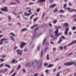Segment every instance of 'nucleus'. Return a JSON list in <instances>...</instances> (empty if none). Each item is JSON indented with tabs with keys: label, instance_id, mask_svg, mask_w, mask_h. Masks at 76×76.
I'll return each mask as SVG.
<instances>
[{
	"label": "nucleus",
	"instance_id": "nucleus-28",
	"mask_svg": "<svg viewBox=\"0 0 76 76\" xmlns=\"http://www.w3.org/2000/svg\"><path fill=\"white\" fill-rule=\"evenodd\" d=\"M1 40L2 41H7V40H8V39H4V38H3L1 39Z\"/></svg>",
	"mask_w": 76,
	"mask_h": 76
},
{
	"label": "nucleus",
	"instance_id": "nucleus-29",
	"mask_svg": "<svg viewBox=\"0 0 76 76\" xmlns=\"http://www.w3.org/2000/svg\"><path fill=\"white\" fill-rule=\"evenodd\" d=\"M41 64H39L38 66V69H39L41 67Z\"/></svg>",
	"mask_w": 76,
	"mask_h": 76
},
{
	"label": "nucleus",
	"instance_id": "nucleus-35",
	"mask_svg": "<svg viewBox=\"0 0 76 76\" xmlns=\"http://www.w3.org/2000/svg\"><path fill=\"white\" fill-rule=\"evenodd\" d=\"M31 9V8H30L29 7H27L25 8V10H29V9Z\"/></svg>",
	"mask_w": 76,
	"mask_h": 76
},
{
	"label": "nucleus",
	"instance_id": "nucleus-11",
	"mask_svg": "<svg viewBox=\"0 0 76 76\" xmlns=\"http://www.w3.org/2000/svg\"><path fill=\"white\" fill-rule=\"evenodd\" d=\"M64 26H65V27H66L67 28L68 26H69V24L67 23H65L64 24Z\"/></svg>",
	"mask_w": 76,
	"mask_h": 76
},
{
	"label": "nucleus",
	"instance_id": "nucleus-13",
	"mask_svg": "<svg viewBox=\"0 0 76 76\" xmlns=\"http://www.w3.org/2000/svg\"><path fill=\"white\" fill-rule=\"evenodd\" d=\"M9 34L10 35H11L12 36V37L15 36V34H14V33L13 32L10 33Z\"/></svg>",
	"mask_w": 76,
	"mask_h": 76
},
{
	"label": "nucleus",
	"instance_id": "nucleus-9",
	"mask_svg": "<svg viewBox=\"0 0 76 76\" xmlns=\"http://www.w3.org/2000/svg\"><path fill=\"white\" fill-rule=\"evenodd\" d=\"M1 10L3 11H7V10H8L7 7H4L3 9H1Z\"/></svg>",
	"mask_w": 76,
	"mask_h": 76
},
{
	"label": "nucleus",
	"instance_id": "nucleus-64",
	"mask_svg": "<svg viewBox=\"0 0 76 76\" xmlns=\"http://www.w3.org/2000/svg\"><path fill=\"white\" fill-rule=\"evenodd\" d=\"M16 75V73H15L13 74L11 76H15Z\"/></svg>",
	"mask_w": 76,
	"mask_h": 76
},
{
	"label": "nucleus",
	"instance_id": "nucleus-33",
	"mask_svg": "<svg viewBox=\"0 0 76 76\" xmlns=\"http://www.w3.org/2000/svg\"><path fill=\"white\" fill-rule=\"evenodd\" d=\"M37 26V24H36L34 26H32L31 27V29H33V28H34V27H35V26Z\"/></svg>",
	"mask_w": 76,
	"mask_h": 76
},
{
	"label": "nucleus",
	"instance_id": "nucleus-14",
	"mask_svg": "<svg viewBox=\"0 0 76 76\" xmlns=\"http://www.w3.org/2000/svg\"><path fill=\"white\" fill-rule=\"evenodd\" d=\"M31 14H32V13H30V14H27L26 12H24V14L25 15V16H29L30 15H31Z\"/></svg>",
	"mask_w": 76,
	"mask_h": 76
},
{
	"label": "nucleus",
	"instance_id": "nucleus-24",
	"mask_svg": "<svg viewBox=\"0 0 76 76\" xmlns=\"http://www.w3.org/2000/svg\"><path fill=\"white\" fill-rule=\"evenodd\" d=\"M16 4V3L15 2H12L10 4V5H13Z\"/></svg>",
	"mask_w": 76,
	"mask_h": 76
},
{
	"label": "nucleus",
	"instance_id": "nucleus-58",
	"mask_svg": "<svg viewBox=\"0 0 76 76\" xmlns=\"http://www.w3.org/2000/svg\"><path fill=\"white\" fill-rule=\"evenodd\" d=\"M34 4V3H28V5H32V4Z\"/></svg>",
	"mask_w": 76,
	"mask_h": 76
},
{
	"label": "nucleus",
	"instance_id": "nucleus-18",
	"mask_svg": "<svg viewBox=\"0 0 76 76\" xmlns=\"http://www.w3.org/2000/svg\"><path fill=\"white\" fill-rule=\"evenodd\" d=\"M50 34H53V29H51L50 30Z\"/></svg>",
	"mask_w": 76,
	"mask_h": 76
},
{
	"label": "nucleus",
	"instance_id": "nucleus-53",
	"mask_svg": "<svg viewBox=\"0 0 76 76\" xmlns=\"http://www.w3.org/2000/svg\"><path fill=\"white\" fill-rule=\"evenodd\" d=\"M60 73H61L60 72H58V73H57V75H56V76H60L59 75H60Z\"/></svg>",
	"mask_w": 76,
	"mask_h": 76
},
{
	"label": "nucleus",
	"instance_id": "nucleus-38",
	"mask_svg": "<svg viewBox=\"0 0 76 76\" xmlns=\"http://www.w3.org/2000/svg\"><path fill=\"white\" fill-rule=\"evenodd\" d=\"M15 1H16V2L18 3H19V4H20V1H19V0H15Z\"/></svg>",
	"mask_w": 76,
	"mask_h": 76
},
{
	"label": "nucleus",
	"instance_id": "nucleus-4",
	"mask_svg": "<svg viewBox=\"0 0 76 76\" xmlns=\"http://www.w3.org/2000/svg\"><path fill=\"white\" fill-rule=\"evenodd\" d=\"M26 45V43L22 42L20 45V48H23L25 45Z\"/></svg>",
	"mask_w": 76,
	"mask_h": 76
},
{
	"label": "nucleus",
	"instance_id": "nucleus-5",
	"mask_svg": "<svg viewBox=\"0 0 76 76\" xmlns=\"http://www.w3.org/2000/svg\"><path fill=\"white\" fill-rule=\"evenodd\" d=\"M32 66V63L31 62H28L25 64V66H29L30 67Z\"/></svg>",
	"mask_w": 76,
	"mask_h": 76
},
{
	"label": "nucleus",
	"instance_id": "nucleus-30",
	"mask_svg": "<svg viewBox=\"0 0 76 76\" xmlns=\"http://www.w3.org/2000/svg\"><path fill=\"white\" fill-rule=\"evenodd\" d=\"M46 59L47 60H49L50 58H49V55H47L46 56Z\"/></svg>",
	"mask_w": 76,
	"mask_h": 76
},
{
	"label": "nucleus",
	"instance_id": "nucleus-17",
	"mask_svg": "<svg viewBox=\"0 0 76 76\" xmlns=\"http://www.w3.org/2000/svg\"><path fill=\"white\" fill-rule=\"evenodd\" d=\"M8 71V69L7 68H5L3 72V73H5L6 72H7Z\"/></svg>",
	"mask_w": 76,
	"mask_h": 76
},
{
	"label": "nucleus",
	"instance_id": "nucleus-19",
	"mask_svg": "<svg viewBox=\"0 0 76 76\" xmlns=\"http://www.w3.org/2000/svg\"><path fill=\"white\" fill-rule=\"evenodd\" d=\"M53 66H54L53 64H50L47 67H53Z\"/></svg>",
	"mask_w": 76,
	"mask_h": 76
},
{
	"label": "nucleus",
	"instance_id": "nucleus-7",
	"mask_svg": "<svg viewBox=\"0 0 76 76\" xmlns=\"http://www.w3.org/2000/svg\"><path fill=\"white\" fill-rule=\"evenodd\" d=\"M69 30V28H66V29L65 31V35H67V33H68V31Z\"/></svg>",
	"mask_w": 76,
	"mask_h": 76
},
{
	"label": "nucleus",
	"instance_id": "nucleus-41",
	"mask_svg": "<svg viewBox=\"0 0 76 76\" xmlns=\"http://www.w3.org/2000/svg\"><path fill=\"white\" fill-rule=\"evenodd\" d=\"M58 11L57 10V9L55 8V10L54 11V13H56V12H58Z\"/></svg>",
	"mask_w": 76,
	"mask_h": 76
},
{
	"label": "nucleus",
	"instance_id": "nucleus-2",
	"mask_svg": "<svg viewBox=\"0 0 76 76\" xmlns=\"http://www.w3.org/2000/svg\"><path fill=\"white\" fill-rule=\"evenodd\" d=\"M72 64H73V63L72 62H67L64 63V65L66 66H69L72 65Z\"/></svg>",
	"mask_w": 76,
	"mask_h": 76
},
{
	"label": "nucleus",
	"instance_id": "nucleus-51",
	"mask_svg": "<svg viewBox=\"0 0 76 76\" xmlns=\"http://www.w3.org/2000/svg\"><path fill=\"white\" fill-rule=\"evenodd\" d=\"M72 18H76V15H73L72 17Z\"/></svg>",
	"mask_w": 76,
	"mask_h": 76
},
{
	"label": "nucleus",
	"instance_id": "nucleus-32",
	"mask_svg": "<svg viewBox=\"0 0 76 76\" xmlns=\"http://www.w3.org/2000/svg\"><path fill=\"white\" fill-rule=\"evenodd\" d=\"M23 73H25V72H26V70L25 69L23 68Z\"/></svg>",
	"mask_w": 76,
	"mask_h": 76
},
{
	"label": "nucleus",
	"instance_id": "nucleus-37",
	"mask_svg": "<svg viewBox=\"0 0 76 76\" xmlns=\"http://www.w3.org/2000/svg\"><path fill=\"white\" fill-rule=\"evenodd\" d=\"M45 1H46V0H39V1L40 2Z\"/></svg>",
	"mask_w": 76,
	"mask_h": 76
},
{
	"label": "nucleus",
	"instance_id": "nucleus-63",
	"mask_svg": "<svg viewBox=\"0 0 76 76\" xmlns=\"http://www.w3.org/2000/svg\"><path fill=\"white\" fill-rule=\"evenodd\" d=\"M69 6H72V3H71L70 2H69Z\"/></svg>",
	"mask_w": 76,
	"mask_h": 76
},
{
	"label": "nucleus",
	"instance_id": "nucleus-26",
	"mask_svg": "<svg viewBox=\"0 0 76 76\" xmlns=\"http://www.w3.org/2000/svg\"><path fill=\"white\" fill-rule=\"evenodd\" d=\"M40 47H41V45H39L37 48V50H40Z\"/></svg>",
	"mask_w": 76,
	"mask_h": 76
},
{
	"label": "nucleus",
	"instance_id": "nucleus-15",
	"mask_svg": "<svg viewBox=\"0 0 76 76\" xmlns=\"http://www.w3.org/2000/svg\"><path fill=\"white\" fill-rule=\"evenodd\" d=\"M75 41H73L71 43L69 44L68 45H67V46L69 47V46H70L72 45V44H75Z\"/></svg>",
	"mask_w": 76,
	"mask_h": 76
},
{
	"label": "nucleus",
	"instance_id": "nucleus-27",
	"mask_svg": "<svg viewBox=\"0 0 76 76\" xmlns=\"http://www.w3.org/2000/svg\"><path fill=\"white\" fill-rule=\"evenodd\" d=\"M8 20H11V16L9 15L8 16Z\"/></svg>",
	"mask_w": 76,
	"mask_h": 76
},
{
	"label": "nucleus",
	"instance_id": "nucleus-36",
	"mask_svg": "<svg viewBox=\"0 0 76 76\" xmlns=\"http://www.w3.org/2000/svg\"><path fill=\"white\" fill-rule=\"evenodd\" d=\"M3 42V41L1 40L0 41V45H2Z\"/></svg>",
	"mask_w": 76,
	"mask_h": 76
},
{
	"label": "nucleus",
	"instance_id": "nucleus-57",
	"mask_svg": "<svg viewBox=\"0 0 76 76\" xmlns=\"http://www.w3.org/2000/svg\"><path fill=\"white\" fill-rule=\"evenodd\" d=\"M15 61V59L13 60L12 61V63H13Z\"/></svg>",
	"mask_w": 76,
	"mask_h": 76
},
{
	"label": "nucleus",
	"instance_id": "nucleus-1",
	"mask_svg": "<svg viewBox=\"0 0 76 76\" xmlns=\"http://www.w3.org/2000/svg\"><path fill=\"white\" fill-rule=\"evenodd\" d=\"M23 50L20 51V50L18 49L16 50V52L17 53V54L18 55L21 56H22V52Z\"/></svg>",
	"mask_w": 76,
	"mask_h": 76
},
{
	"label": "nucleus",
	"instance_id": "nucleus-34",
	"mask_svg": "<svg viewBox=\"0 0 76 76\" xmlns=\"http://www.w3.org/2000/svg\"><path fill=\"white\" fill-rule=\"evenodd\" d=\"M66 7H67V4H65L64 5V8L65 9L66 8Z\"/></svg>",
	"mask_w": 76,
	"mask_h": 76
},
{
	"label": "nucleus",
	"instance_id": "nucleus-25",
	"mask_svg": "<svg viewBox=\"0 0 76 76\" xmlns=\"http://www.w3.org/2000/svg\"><path fill=\"white\" fill-rule=\"evenodd\" d=\"M62 39H61V38H60L59 39V40L58 41V44H60V43L61 42H62Z\"/></svg>",
	"mask_w": 76,
	"mask_h": 76
},
{
	"label": "nucleus",
	"instance_id": "nucleus-47",
	"mask_svg": "<svg viewBox=\"0 0 76 76\" xmlns=\"http://www.w3.org/2000/svg\"><path fill=\"white\" fill-rule=\"evenodd\" d=\"M64 48L65 50H67V46H64Z\"/></svg>",
	"mask_w": 76,
	"mask_h": 76
},
{
	"label": "nucleus",
	"instance_id": "nucleus-43",
	"mask_svg": "<svg viewBox=\"0 0 76 76\" xmlns=\"http://www.w3.org/2000/svg\"><path fill=\"white\" fill-rule=\"evenodd\" d=\"M0 61H1V62H3V61H4V59L2 58V59H0Z\"/></svg>",
	"mask_w": 76,
	"mask_h": 76
},
{
	"label": "nucleus",
	"instance_id": "nucleus-31",
	"mask_svg": "<svg viewBox=\"0 0 76 76\" xmlns=\"http://www.w3.org/2000/svg\"><path fill=\"white\" fill-rule=\"evenodd\" d=\"M71 63H72V64H74V66H76V62H71Z\"/></svg>",
	"mask_w": 76,
	"mask_h": 76
},
{
	"label": "nucleus",
	"instance_id": "nucleus-52",
	"mask_svg": "<svg viewBox=\"0 0 76 76\" xmlns=\"http://www.w3.org/2000/svg\"><path fill=\"white\" fill-rule=\"evenodd\" d=\"M43 55V50H42L41 54V57Z\"/></svg>",
	"mask_w": 76,
	"mask_h": 76
},
{
	"label": "nucleus",
	"instance_id": "nucleus-48",
	"mask_svg": "<svg viewBox=\"0 0 76 76\" xmlns=\"http://www.w3.org/2000/svg\"><path fill=\"white\" fill-rule=\"evenodd\" d=\"M76 27L74 26L72 28V29L73 30H75L76 29Z\"/></svg>",
	"mask_w": 76,
	"mask_h": 76
},
{
	"label": "nucleus",
	"instance_id": "nucleus-44",
	"mask_svg": "<svg viewBox=\"0 0 76 76\" xmlns=\"http://www.w3.org/2000/svg\"><path fill=\"white\" fill-rule=\"evenodd\" d=\"M49 26H50V27H53V25H52V24H51V23H49Z\"/></svg>",
	"mask_w": 76,
	"mask_h": 76
},
{
	"label": "nucleus",
	"instance_id": "nucleus-54",
	"mask_svg": "<svg viewBox=\"0 0 76 76\" xmlns=\"http://www.w3.org/2000/svg\"><path fill=\"white\" fill-rule=\"evenodd\" d=\"M34 16V15H33L30 17V20H31L32 18H33V17Z\"/></svg>",
	"mask_w": 76,
	"mask_h": 76
},
{
	"label": "nucleus",
	"instance_id": "nucleus-22",
	"mask_svg": "<svg viewBox=\"0 0 76 76\" xmlns=\"http://www.w3.org/2000/svg\"><path fill=\"white\" fill-rule=\"evenodd\" d=\"M21 31H28V29L26 28H24L21 30Z\"/></svg>",
	"mask_w": 76,
	"mask_h": 76
},
{
	"label": "nucleus",
	"instance_id": "nucleus-16",
	"mask_svg": "<svg viewBox=\"0 0 76 76\" xmlns=\"http://www.w3.org/2000/svg\"><path fill=\"white\" fill-rule=\"evenodd\" d=\"M75 41H73L71 43L69 44L68 45H67V46L69 47V46H70L72 45V44H75Z\"/></svg>",
	"mask_w": 76,
	"mask_h": 76
},
{
	"label": "nucleus",
	"instance_id": "nucleus-10",
	"mask_svg": "<svg viewBox=\"0 0 76 76\" xmlns=\"http://www.w3.org/2000/svg\"><path fill=\"white\" fill-rule=\"evenodd\" d=\"M56 4H54L52 5H50L49 6V8H53V7H56Z\"/></svg>",
	"mask_w": 76,
	"mask_h": 76
},
{
	"label": "nucleus",
	"instance_id": "nucleus-12",
	"mask_svg": "<svg viewBox=\"0 0 76 76\" xmlns=\"http://www.w3.org/2000/svg\"><path fill=\"white\" fill-rule=\"evenodd\" d=\"M69 12H76V10L74 9H73L71 10H69Z\"/></svg>",
	"mask_w": 76,
	"mask_h": 76
},
{
	"label": "nucleus",
	"instance_id": "nucleus-62",
	"mask_svg": "<svg viewBox=\"0 0 76 76\" xmlns=\"http://www.w3.org/2000/svg\"><path fill=\"white\" fill-rule=\"evenodd\" d=\"M24 52H27V51H28L26 50V49H25L24 50Z\"/></svg>",
	"mask_w": 76,
	"mask_h": 76
},
{
	"label": "nucleus",
	"instance_id": "nucleus-39",
	"mask_svg": "<svg viewBox=\"0 0 76 76\" xmlns=\"http://www.w3.org/2000/svg\"><path fill=\"white\" fill-rule=\"evenodd\" d=\"M5 66H7V67H8V68H10V66L8 65V64L5 65Z\"/></svg>",
	"mask_w": 76,
	"mask_h": 76
},
{
	"label": "nucleus",
	"instance_id": "nucleus-42",
	"mask_svg": "<svg viewBox=\"0 0 76 76\" xmlns=\"http://www.w3.org/2000/svg\"><path fill=\"white\" fill-rule=\"evenodd\" d=\"M34 61L36 63H38V61L37 60H34Z\"/></svg>",
	"mask_w": 76,
	"mask_h": 76
},
{
	"label": "nucleus",
	"instance_id": "nucleus-45",
	"mask_svg": "<svg viewBox=\"0 0 76 76\" xmlns=\"http://www.w3.org/2000/svg\"><path fill=\"white\" fill-rule=\"evenodd\" d=\"M18 47H15L14 48V50H16V49H18Z\"/></svg>",
	"mask_w": 76,
	"mask_h": 76
},
{
	"label": "nucleus",
	"instance_id": "nucleus-8",
	"mask_svg": "<svg viewBox=\"0 0 76 76\" xmlns=\"http://www.w3.org/2000/svg\"><path fill=\"white\" fill-rule=\"evenodd\" d=\"M57 30L56 31H55V37H56V35L57 34H58V27H56Z\"/></svg>",
	"mask_w": 76,
	"mask_h": 76
},
{
	"label": "nucleus",
	"instance_id": "nucleus-56",
	"mask_svg": "<svg viewBox=\"0 0 76 76\" xmlns=\"http://www.w3.org/2000/svg\"><path fill=\"white\" fill-rule=\"evenodd\" d=\"M49 1L50 3H53V1L52 0H49Z\"/></svg>",
	"mask_w": 76,
	"mask_h": 76
},
{
	"label": "nucleus",
	"instance_id": "nucleus-60",
	"mask_svg": "<svg viewBox=\"0 0 76 76\" xmlns=\"http://www.w3.org/2000/svg\"><path fill=\"white\" fill-rule=\"evenodd\" d=\"M8 26H12V24L9 23L8 24Z\"/></svg>",
	"mask_w": 76,
	"mask_h": 76
},
{
	"label": "nucleus",
	"instance_id": "nucleus-50",
	"mask_svg": "<svg viewBox=\"0 0 76 76\" xmlns=\"http://www.w3.org/2000/svg\"><path fill=\"white\" fill-rule=\"evenodd\" d=\"M46 38H45L44 41H43V44L44 45V42H45V41H46Z\"/></svg>",
	"mask_w": 76,
	"mask_h": 76
},
{
	"label": "nucleus",
	"instance_id": "nucleus-23",
	"mask_svg": "<svg viewBox=\"0 0 76 76\" xmlns=\"http://www.w3.org/2000/svg\"><path fill=\"white\" fill-rule=\"evenodd\" d=\"M58 12H59L60 13H62L64 12V11L63 10H61L60 11H58Z\"/></svg>",
	"mask_w": 76,
	"mask_h": 76
},
{
	"label": "nucleus",
	"instance_id": "nucleus-20",
	"mask_svg": "<svg viewBox=\"0 0 76 76\" xmlns=\"http://www.w3.org/2000/svg\"><path fill=\"white\" fill-rule=\"evenodd\" d=\"M20 68H21V65H19L17 68V70H19V69H20Z\"/></svg>",
	"mask_w": 76,
	"mask_h": 76
},
{
	"label": "nucleus",
	"instance_id": "nucleus-3",
	"mask_svg": "<svg viewBox=\"0 0 76 76\" xmlns=\"http://www.w3.org/2000/svg\"><path fill=\"white\" fill-rule=\"evenodd\" d=\"M37 33L35 32H34L33 35V37H32V39L33 40H34L36 38H37Z\"/></svg>",
	"mask_w": 76,
	"mask_h": 76
},
{
	"label": "nucleus",
	"instance_id": "nucleus-61",
	"mask_svg": "<svg viewBox=\"0 0 76 76\" xmlns=\"http://www.w3.org/2000/svg\"><path fill=\"white\" fill-rule=\"evenodd\" d=\"M39 75V74L37 73V74H34V76H37Z\"/></svg>",
	"mask_w": 76,
	"mask_h": 76
},
{
	"label": "nucleus",
	"instance_id": "nucleus-6",
	"mask_svg": "<svg viewBox=\"0 0 76 76\" xmlns=\"http://www.w3.org/2000/svg\"><path fill=\"white\" fill-rule=\"evenodd\" d=\"M61 35V33H58V34H57L56 35V37L54 38V39H57V37H59V35Z\"/></svg>",
	"mask_w": 76,
	"mask_h": 76
},
{
	"label": "nucleus",
	"instance_id": "nucleus-59",
	"mask_svg": "<svg viewBox=\"0 0 76 76\" xmlns=\"http://www.w3.org/2000/svg\"><path fill=\"white\" fill-rule=\"evenodd\" d=\"M48 49V47H46L45 48V52H46V51H47V49Z\"/></svg>",
	"mask_w": 76,
	"mask_h": 76
},
{
	"label": "nucleus",
	"instance_id": "nucleus-46",
	"mask_svg": "<svg viewBox=\"0 0 76 76\" xmlns=\"http://www.w3.org/2000/svg\"><path fill=\"white\" fill-rule=\"evenodd\" d=\"M53 51H56V48H53Z\"/></svg>",
	"mask_w": 76,
	"mask_h": 76
},
{
	"label": "nucleus",
	"instance_id": "nucleus-49",
	"mask_svg": "<svg viewBox=\"0 0 76 76\" xmlns=\"http://www.w3.org/2000/svg\"><path fill=\"white\" fill-rule=\"evenodd\" d=\"M73 54V53H70L68 55V56H72Z\"/></svg>",
	"mask_w": 76,
	"mask_h": 76
},
{
	"label": "nucleus",
	"instance_id": "nucleus-40",
	"mask_svg": "<svg viewBox=\"0 0 76 76\" xmlns=\"http://www.w3.org/2000/svg\"><path fill=\"white\" fill-rule=\"evenodd\" d=\"M57 22V20H55L53 21V23L54 24L56 23Z\"/></svg>",
	"mask_w": 76,
	"mask_h": 76
},
{
	"label": "nucleus",
	"instance_id": "nucleus-21",
	"mask_svg": "<svg viewBox=\"0 0 76 76\" xmlns=\"http://www.w3.org/2000/svg\"><path fill=\"white\" fill-rule=\"evenodd\" d=\"M11 39L12 40V41H15V38H13V37H12V36H10V37Z\"/></svg>",
	"mask_w": 76,
	"mask_h": 76
},
{
	"label": "nucleus",
	"instance_id": "nucleus-55",
	"mask_svg": "<svg viewBox=\"0 0 76 76\" xmlns=\"http://www.w3.org/2000/svg\"><path fill=\"white\" fill-rule=\"evenodd\" d=\"M39 11H40V9H37V12H39Z\"/></svg>",
	"mask_w": 76,
	"mask_h": 76
}]
</instances>
